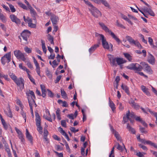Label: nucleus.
<instances>
[{
  "mask_svg": "<svg viewBox=\"0 0 157 157\" xmlns=\"http://www.w3.org/2000/svg\"><path fill=\"white\" fill-rule=\"evenodd\" d=\"M36 125L37 127V130L39 133L41 134L42 133L43 128L40 125V118L39 114L37 112L35 113Z\"/></svg>",
  "mask_w": 157,
  "mask_h": 157,
  "instance_id": "f257e3e1",
  "label": "nucleus"
},
{
  "mask_svg": "<svg viewBox=\"0 0 157 157\" xmlns=\"http://www.w3.org/2000/svg\"><path fill=\"white\" fill-rule=\"evenodd\" d=\"M126 38L131 44L135 45L140 48H142L141 45L137 40H135L132 37L128 36H126Z\"/></svg>",
  "mask_w": 157,
  "mask_h": 157,
  "instance_id": "f03ea898",
  "label": "nucleus"
},
{
  "mask_svg": "<svg viewBox=\"0 0 157 157\" xmlns=\"http://www.w3.org/2000/svg\"><path fill=\"white\" fill-rule=\"evenodd\" d=\"M24 79L22 78H17L14 81V82L19 87V91H21L24 88Z\"/></svg>",
  "mask_w": 157,
  "mask_h": 157,
  "instance_id": "7ed1b4c3",
  "label": "nucleus"
},
{
  "mask_svg": "<svg viewBox=\"0 0 157 157\" xmlns=\"http://www.w3.org/2000/svg\"><path fill=\"white\" fill-rule=\"evenodd\" d=\"M14 54L17 59H21L23 61H26L27 58L25 57L24 54L20 50H16L14 51Z\"/></svg>",
  "mask_w": 157,
  "mask_h": 157,
  "instance_id": "20e7f679",
  "label": "nucleus"
},
{
  "mask_svg": "<svg viewBox=\"0 0 157 157\" xmlns=\"http://www.w3.org/2000/svg\"><path fill=\"white\" fill-rule=\"evenodd\" d=\"M11 52H9L3 56L1 59L2 64L4 65L6 62L9 63L11 60Z\"/></svg>",
  "mask_w": 157,
  "mask_h": 157,
  "instance_id": "39448f33",
  "label": "nucleus"
},
{
  "mask_svg": "<svg viewBox=\"0 0 157 157\" xmlns=\"http://www.w3.org/2000/svg\"><path fill=\"white\" fill-rule=\"evenodd\" d=\"M143 67L145 69L147 72L149 74H152L153 71L151 67L147 63L144 62H142L140 63Z\"/></svg>",
  "mask_w": 157,
  "mask_h": 157,
  "instance_id": "423d86ee",
  "label": "nucleus"
},
{
  "mask_svg": "<svg viewBox=\"0 0 157 157\" xmlns=\"http://www.w3.org/2000/svg\"><path fill=\"white\" fill-rule=\"evenodd\" d=\"M89 10L92 15L96 17H98L101 15L100 11L94 7L93 8H90Z\"/></svg>",
  "mask_w": 157,
  "mask_h": 157,
  "instance_id": "0eeeda50",
  "label": "nucleus"
},
{
  "mask_svg": "<svg viewBox=\"0 0 157 157\" xmlns=\"http://www.w3.org/2000/svg\"><path fill=\"white\" fill-rule=\"evenodd\" d=\"M51 20L53 24L54 28L55 29H58V27L56 25V24L57 22L58 17L56 15L53 14L52 15L51 17Z\"/></svg>",
  "mask_w": 157,
  "mask_h": 157,
  "instance_id": "6e6552de",
  "label": "nucleus"
},
{
  "mask_svg": "<svg viewBox=\"0 0 157 157\" xmlns=\"http://www.w3.org/2000/svg\"><path fill=\"white\" fill-rule=\"evenodd\" d=\"M28 98L30 110L32 113H33V105H35V107L36 106L34 100V98H33L32 96L30 97L29 96Z\"/></svg>",
  "mask_w": 157,
  "mask_h": 157,
  "instance_id": "1a4fd4ad",
  "label": "nucleus"
},
{
  "mask_svg": "<svg viewBox=\"0 0 157 157\" xmlns=\"http://www.w3.org/2000/svg\"><path fill=\"white\" fill-rule=\"evenodd\" d=\"M31 34L30 32L28 30H24L21 34V36L26 41H27V37H29Z\"/></svg>",
  "mask_w": 157,
  "mask_h": 157,
  "instance_id": "9d476101",
  "label": "nucleus"
},
{
  "mask_svg": "<svg viewBox=\"0 0 157 157\" xmlns=\"http://www.w3.org/2000/svg\"><path fill=\"white\" fill-rule=\"evenodd\" d=\"M151 7L147 8L146 7H143L142 8V10H143L144 12H146L151 16L154 17L155 14L153 11L152 10Z\"/></svg>",
  "mask_w": 157,
  "mask_h": 157,
  "instance_id": "9b49d317",
  "label": "nucleus"
},
{
  "mask_svg": "<svg viewBox=\"0 0 157 157\" xmlns=\"http://www.w3.org/2000/svg\"><path fill=\"white\" fill-rule=\"evenodd\" d=\"M10 17L11 21L15 22L17 25H18L21 24V22L20 20L14 15L11 14L10 15Z\"/></svg>",
  "mask_w": 157,
  "mask_h": 157,
  "instance_id": "f8f14e48",
  "label": "nucleus"
},
{
  "mask_svg": "<svg viewBox=\"0 0 157 157\" xmlns=\"http://www.w3.org/2000/svg\"><path fill=\"white\" fill-rule=\"evenodd\" d=\"M15 129L18 134V136L19 138L21 140L22 143L24 142L25 141V139L24 137V135L22 133V132L17 128H15Z\"/></svg>",
  "mask_w": 157,
  "mask_h": 157,
  "instance_id": "ddd939ff",
  "label": "nucleus"
},
{
  "mask_svg": "<svg viewBox=\"0 0 157 157\" xmlns=\"http://www.w3.org/2000/svg\"><path fill=\"white\" fill-rule=\"evenodd\" d=\"M102 44L103 48L105 49H109L110 47L111 48H112L113 45L111 44H109L107 42L106 39L102 42Z\"/></svg>",
  "mask_w": 157,
  "mask_h": 157,
  "instance_id": "4468645a",
  "label": "nucleus"
},
{
  "mask_svg": "<svg viewBox=\"0 0 157 157\" xmlns=\"http://www.w3.org/2000/svg\"><path fill=\"white\" fill-rule=\"evenodd\" d=\"M126 117L128 120L130 121L131 123H132L133 122V121L131 120V118H135V115L134 113L132 112L130 113L129 111H128V113L126 114Z\"/></svg>",
  "mask_w": 157,
  "mask_h": 157,
  "instance_id": "2eb2a0df",
  "label": "nucleus"
},
{
  "mask_svg": "<svg viewBox=\"0 0 157 157\" xmlns=\"http://www.w3.org/2000/svg\"><path fill=\"white\" fill-rule=\"evenodd\" d=\"M121 17L123 19L126 21L128 23V25H132L133 24V22H132L129 18H128L126 16L121 13L120 15Z\"/></svg>",
  "mask_w": 157,
  "mask_h": 157,
  "instance_id": "dca6fc26",
  "label": "nucleus"
},
{
  "mask_svg": "<svg viewBox=\"0 0 157 157\" xmlns=\"http://www.w3.org/2000/svg\"><path fill=\"white\" fill-rule=\"evenodd\" d=\"M147 61L150 64L153 65L155 62V59L154 56L149 53V56L148 57Z\"/></svg>",
  "mask_w": 157,
  "mask_h": 157,
  "instance_id": "f3484780",
  "label": "nucleus"
},
{
  "mask_svg": "<svg viewBox=\"0 0 157 157\" xmlns=\"http://www.w3.org/2000/svg\"><path fill=\"white\" fill-rule=\"evenodd\" d=\"M92 1H93L97 3H99L100 2H101L106 7H109V4L105 0H92Z\"/></svg>",
  "mask_w": 157,
  "mask_h": 157,
  "instance_id": "a211bd4d",
  "label": "nucleus"
},
{
  "mask_svg": "<svg viewBox=\"0 0 157 157\" xmlns=\"http://www.w3.org/2000/svg\"><path fill=\"white\" fill-rule=\"evenodd\" d=\"M126 60L122 58H116V62L118 65H120L126 62Z\"/></svg>",
  "mask_w": 157,
  "mask_h": 157,
  "instance_id": "6ab92c4d",
  "label": "nucleus"
},
{
  "mask_svg": "<svg viewBox=\"0 0 157 157\" xmlns=\"http://www.w3.org/2000/svg\"><path fill=\"white\" fill-rule=\"evenodd\" d=\"M141 89L142 91L147 96H150V93L149 91V89L146 87L142 85L141 86Z\"/></svg>",
  "mask_w": 157,
  "mask_h": 157,
  "instance_id": "aec40b11",
  "label": "nucleus"
},
{
  "mask_svg": "<svg viewBox=\"0 0 157 157\" xmlns=\"http://www.w3.org/2000/svg\"><path fill=\"white\" fill-rule=\"evenodd\" d=\"M110 63L113 66L116 65L115 62L116 61V58H114V56L111 55H109L108 57Z\"/></svg>",
  "mask_w": 157,
  "mask_h": 157,
  "instance_id": "412c9836",
  "label": "nucleus"
},
{
  "mask_svg": "<svg viewBox=\"0 0 157 157\" xmlns=\"http://www.w3.org/2000/svg\"><path fill=\"white\" fill-rule=\"evenodd\" d=\"M26 136L30 143L33 144V137L29 132L28 129H26Z\"/></svg>",
  "mask_w": 157,
  "mask_h": 157,
  "instance_id": "4be33fe9",
  "label": "nucleus"
},
{
  "mask_svg": "<svg viewBox=\"0 0 157 157\" xmlns=\"http://www.w3.org/2000/svg\"><path fill=\"white\" fill-rule=\"evenodd\" d=\"M142 67L137 63H135L133 70L136 71H141L143 69Z\"/></svg>",
  "mask_w": 157,
  "mask_h": 157,
  "instance_id": "5701e85b",
  "label": "nucleus"
},
{
  "mask_svg": "<svg viewBox=\"0 0 157 157\" xmlns=\"http://www.w3.org/2000/svg\"><path fill=\"white\" fill-rule=\"evenodd\" d=\"M29 9L30 10L31 16L33 17H35L37 15V13L34 10L32 7L31 6H29ZM34 20L36 21V19L35 18L34 19Z\"/></svg>",
  "mask_w": 157,
  "mask_h": 157,
  "instance_id": "b1692460",
  "label": "nucleus"
},
{
  "mask_svg": "<svg viewBox=\"0 0 157 157\" xmlns=\"http://www.w3.org/2000/svg\"><path fill=\"white\" fill-rule=\"evenodd\" d=\"M99 44L100 43H99V44H95L90 48L89 49V51L90 54L92 53L99 46Z\"/></svg>",
  "mask_w": 157,
  "mask_h": 157,
  "instance_id": "393cba45",
  "label": "nucleus"
},
{
  "mask_svg": "<svg viewBox=\"0 0 157 157\" xmlns=\"http://www.w3.org/2000/svg\"><path fill=\"white\" fill-rule=\"evenodd\" d=\"M40 87L42 92V96L44 98L46 96V92L45 86L44 85L41 84Z\"/></svg>",
  "mask_w": 157,
  "mask_h": 157,
  "instance_id": "a878e982",
  "label": "nucleus"
},
{
  "mask_svg": "<svg viewBox=\"0 0 157 157\" xmlns=\"http://www.w3.org/2000/svg\"><path fill=\"white\" fill-rule=\"evenodd\" d=\"M95 36L99 40H101V42L105 39V38L103 35L99 34L97 33H96Z\"/></svg>",
  "mask_w": 157,
  "mask_h": 157,
  "instance_id": "bb28decb",
  "label": "nucleus"
},
{
  "mask_svg": "<svg viewBox=\"0 0 157 157\" xmlns=\"http://www.w3.org/2000/svg\"><path fill=\"white\" fill-rule=\"evenodd\" d=\"M121 88L124 90L125 92L128 94H129V91L128 87L125 85L122 84L121 86Z\"/></svg>",
  "mask_w": 157,
  "mask_h": 157,
  "instance_id": "cd10ccee",
  "label": "nucleus"
},
{
  "mask_svg": "<svg viewBox=\"0 0 157 157\" xmlns=\"http://www.w3.org/2000/svg\"><path fill=\"white\" fill-rule=\"evenodd\" d=\"M127 128L129 132H131L133 134H135L136 132L134 128L131 127L129 124H128L127 126Z\"/></svg>",
  "mask_w": 157,
  "mask_h": 157,
  "instance_id": "c85d7f7f",
  "label": "nucleus"
},
{
  "mask_svg": "<svg viewBox=\"0 0 157 157\" xmlns=\"http://www.w3.org/2000/svg\"><path fill=\"white\" fill-rule=\"evenodd\" d=\"M109 106L111 108L112 111H114V110L116 108V107H115V105L113 103V102L112 101H111L109 98Z\"/></svg>",
  "mask_w": 157,
  "mask_h": 157,
  "instance_id": "c756f323",
  "label": "nucleus"
},
{
  "mask_svg": "<svg viewBox=\"0 0 157 157\" xmlns=\"http://www.w3.org/2000/svg\"><path fill=\"white\" fill-rule=\"evenodd\" d=\"M2 10L0 8V19L3 22H5L6 21V17L5 16L1 13Z\"/></svg>",
  "mask_w": 157,
  "mask_h": 157,
  "instance_id": "7c9ffc66",
  "label": "nucleus"
},
{
  "mask_svg": "<svg viewBox=\"0 0 157 157\" xmlns=\"http://www.w3.org/2000/svg\"><path fill=\"white\" fill-rule=\"evenodd\" d=\"M2 10L0 8V19L3 22H5L6 21V17L5 16L1 13Z\"/></svg>",
  "mask_w": 157,
  "mask_h": 157,
  "instance_id": "2f4dec72",
  "label": "nucleus"
},
{
  "mask_svg": "<svg viewBox=\"0 0 157 157\" xmlns=\"http://www.w3.org/2000/svg\"><path fill=\"white\" fill-rule=\"evenodd\" d=\"M124 57L129 61H131L132 59V57L128 53L123 54Z\"/></svg>",
  "mask_w": 157,
  "mask_h": 157,
  "instance_id": "473e14b6",
  "label": "nucleus"
},
{
  "mask_svg": "<svg viewBox=\"0 0 157 157\" xmlns=\"http://www.w3.org/2000/svg\"><path fill=\"white\" fill-rule=\"evenodd\" d=\"M24 62L27 63L26 65L29 68L32 69H33V66L28 58H26V61Z\"/></svg>",
  "mask_w": 157,
  "mask_h": 157,
  "instance_id": "72a5a7b5",
  "label": "nucleus"
},
{
  "mask_svg": "<svg viewBox=\"0 0 157 157\" xmlns=\"http://www.w3.org/2000/svg\"><path fill=\"white\" fill-rule=\"evenodd\" d=\"M110 34L111 36L118 43H120V40L117 37L115 34L112 32H110Z\"/></svg>",
  "mask_w": 157,
  "mask_h": 157,
  "instance_id": "f704fd0d",
  "label": "nucleus"
},
{
  "mask_svg": "<svg viewBox=\"0 0 157 157\" xmlns=\"http://www.w3.org/2000/svg\"><path fill=\"white\" fill-rule=\"evenodd\" d=\"M42 43V48L44 52L46 53V48L45 47V42L44 40H42L41 41Z\"/></svg>",
  "mask_w": 157,
  "mask_h": 157,
  "instance_id": "c9c22d12",
  "label": "nucleus"
},
{
  "mask_svg": "<svg viewBox=\"0 0 157 157\" xmlns=\"http://www.w3.org/2000/svg\"><path fill=\"white\" fill-rule=\"evenodd\" d=\"M46 73L48 78L51 79L52 78V75L51 72L49 70L48 68L46 69Z\"/></svg>",
  "mask_w": 157,
  "mask_h": 157,
  "instance_id": "e433bc0d",
  "label": "nucleus"
},
{
  "mask_svg": "<svg viewBox=\"0 0 157 157\" xmlns=\"http://www.w3.org/2000/svg\"><path fill=\"white\" fill-rule=\"evenodd\" d=\"M129 103L132 105V106L134 108L136 109L138 108V105H137L133 100H131L130 101Z\"/></svg>",
  "mask_w": 157,
  "mask_h": 157,
  "instance_id": "4c0bfd02",
  "label": "nucleus"
},
{
  "mask_svg": "<svg viewBox=\"0 0 157 157\" xmlns=\"http://www.w3.org/2000/svg\"><path fill=\"white\" fill-rule=\"evenodd\" d=\"M135 63H132L126 67V68L130 70H134Z\"/></svg>",
  "mask_w": 157,
  "mask_h": 157,
  "instance_id": "58836bf2",
  "label": "nucleus"
},
{
  "mask_svg": "<svg viewBox=\"0 0 157 157\" xmlns=\"http://www.w3.org/2000/svg\"><path fill=\"white\" fill-rule=\"evenodd\" d=\"M61 96H62L63 98L65 99L67 98V94L63 89H61Z\"/></svg>",
  "mask_w": 157,
  "mask_h": 157,
  "instance_id": "ea45409f",
  "label": "nucleus"
},
{
  "mask_svg": "<svg viewBox=\"0 0 157 157\" xmlns=\"http://www.w3.org/2000/svg\"><path fill=\"white\" fill-rule=\"evenodd\" d=\"M48 39L51 42V44H54V42H53V37L51 35H50V34H48Z\"/></svg>",
  "mask_w": 157,
  "mask_h": 157,
  "instance_id": "a19ab883",
  "label": "nucleus"
},
{
  "mask_svg": "<svg viewBox=\"0 0 157 157\" xmlns=\"http://www.w3.org/2000/svg\"><path fill=\"white\" fill-rule=\"evenodd\" d=\"M9 75L10 77L13 81H14L17 78L14 74L13 73H10Z\"/></svg>",
  "mask_w": 157,
  "mask_h": 157,
  "instance_id": "79ce46f5",
  "label": "nucleus"
},
{
  "mask_svg": "<svg viewBox=\"0 0 157 157\" xmlns=\"http://www.w3.org/2000/svg\"><path fill=\"white\" fill-rule=\"evenodd\" d=\"M117 146V148L119 150L122 151L124 148H125L124 146V147H122L118 143H116L115 147Z\"/></svg>",
  "mask_w": 157,
  "mask_h": 157,
  "instance_id": "37998d69",
  "label": "nucleus"
},
{
  "mask_svg": "<svg viewBox=\"0 0 157 157\" xmlns=\"http://www.w3.org/2000/svg\"><path fill=\"white\" fill-rule=\"evenodd\" d=\"M148 42H149L150 45L152 46V47L153 48H155V45H154L153 43V40L150 37H148Z\"/></svg>",
  "mask_w": 157,
  "mask_h": 157,
  "instance_id": "c03bdc74",
  "label": "nucleus"
},
{
  "mask_svg": "<svg viewBox=\"0 0 157 157\" xmlns=\"http://www.w3.org/2000/svg\"><path fill=\"white\" fill-rule=\"evenodd\" d=\"M18 5L21 8H23L25 10H28V7H27L26 6L24 5V4L21 3V2H18Z\"/></svg>",
  "mask_w": 157,
  "mask_h": 157,
  "instance_id": "a18cd8bd",
  "label": "nucleus"
},
{
  "mask_svg": "<svg viewBox=\"0 0 157 157\" xmlns=\"http://www.w3.org/2000/svg\"><path fill=\"white\" fill-rule=\"evenodd\" d=\"M141 109L142 110L144 113H147V112L148 111H149L152 114L153 113V112L152 111H151L148 108H146L145 109H144V108H141Z\"/></svg>",
  "mask_w": 157,
  "mask_h": 157,
  "instance_id": "49530a36",
  "label": "nucleus"
},
{
  "mask_svg": "<svg viewBox=\"0 0 157 157\" xmlns=\"http://www.w3.org/2000/svg\"><path fill=\"white\" fill-rule=\"evenodd\" d=\"M28 26L29 27L33 28H35L36 26V25L35 23L33 24L32 22L28 23Z\"/></svg>",
  "mask_w": 157,
  "mask_h": 157,
  "instance_id": "de8ad7c7",
  "label": "nucleus"
},
{
  "mask_svg": "<svg viewBox=\"0 0 157 157\" xmlns=\"http://www.w3.org/2000/svg\"><path fill=\"white\" fill-rule=\"evenodd\" d=\"M36 72L38 75L39 76H40V67L39 65H37L36 66Z\"/></svg>",
  "mask_w": 157,
  "mask_h": 157,
  "instance_id": "09e8293b",
  "label": "nucleus"
},
{
  "mask_svg": "<svg viewBox=\"0 0 157 157\" xmlns=\"http://www.w3.org/2000/svg\"><path fill=\"white\" fill-rule=\"evenodd\" d=\"M113 134H114L115 137H116V139H117V140L120 141L121 140V137H120L118 132H115V133H113Z\"/></svg>",
  "mask_w": 157,
  "mask_h": 157,
  "instance_id": "8fccbe9b",
  "label": "nucleus"
},
{
  "mask_svg": "<svg viewBox=\"0 0 157 157\" xmlns=\"http://www.w3.org/2000/svg\"><path fill=\"white\" fill-rule=\"evenodd\" d=\"M9 6L10 7V10H11V12H12L13 13L15 12L16 10L15 8L11 4H9Z\"/></svg>",
  "mask_w": 157,
  "mask_h": 157,
  "instance_id": "3c124183",
  "label": "nucleus"
},
{
  "mask_svg": "<svg viewBox=\"0 0 157 157\" xmlns=\"http://www.w3.org/2000/svg\"><path fill=\"white\" fill-rule=\"evenodd\" d=\"M138 145L140 148H142L143 150H144V151H147L148 150L147 148V147H146L144 145H142L141 144H138Z\"/></svg>",
  "mask_w": 157,
  "mask_h": 157,
  "instance_id": "603ef678",
  "label": "nucleus"
},
{
  "mask_svg": "<svg viewBox=\"0 0 157 157\" xmlns=\"http://www.w3.org/2000/svg\"><path fill=\"white\" fill-rule=\"evenodd\" d=\"M116 25L118 27H120L121 28L125 29V27L122 24L119 22L117 20L116 22Z\"/></svg>",
  "mask_w": 157,
  "mask_h": 157,
  "instance_id": "864d4df0",
  "label": "nucleus"
},
{
  "mask_svg": "<svg viewBox=\"0 0 157 157\" xmlns=\"http://www.w3.org/2000/svg\"><path fill=\"white\" fill-rule=\"evenodd\" d=\"M99 24L103 29H108V28L102 23H99Z\"/></svg>",
  "mask_w": 157,
  "mask_h": 157,
  "instance_id": "5fc2aeb1",
  "label": "nucleus"
},
{
  "mask_svg": "<svg viewBox=\"0 0 157 157\" xmlns=\"http://www.w3.org/2000/svg\"><path fill=\"white\" fill-rule=\"evenodd\" d=\"M24 50L25 51L28 53H31L32 51L31 49L27 47H25L24 48Z\"/></svg>",
  "mask_w": 157,
  "mask_h": 157,
  "instance_id": "6e6d98bb",
  "label": "nucleus"
},
{
  "mask_svg": "<svg viewBox=\"0 0 157 157\" xmlns=\"http://www.w3.org/2000/svg\"><path fill=\"white\" fill-rule=\"evenodd\" d=\"M59 132L62 134V135H66V133L63 130L62 128L59 127Z\"/></svg>",
  "mask_w": 157,
  "mask_h": 157,
  "instance_id": "4d7b16f0",
  "label": "nucleus"
},
{
  "mask_svg": "<svg viewBox=\"0 0 157 157\" xmlns=\"http://www.w3.org/2000/svg\"><path fill=\"white\" fill-rule=\"evenodd\" d=\"M47 91H48V96L51 98L53 97V96H54V94L52 92L51 90H50L48 89H47Z\"/></svg>",
  "mask_w": 157,
  "mask_h": 157,
  "instance_id": "13d9d810",
  "label": "nucleus"
},
{
  "mask_svg": "<svg viewBox=\"0 0 157 157\" xmlns=\"http://www.w3.org/2000/svg\"><path fill=\"white\" fill-rule=\"evenodd\" d=\"M61 124L62 126L64 127H66V123L65 120H62L61 121Z\"/></svg>",
  "mask_w": 157,
  "mask_h": 157,
  "instance_id": "bf43d9fd",
  "label": "nucleus"
},
{
  "mask_svg": "<svg viewBox=\"0 0 157 157\" xmlns=\"http://www.w3.org/2000/svg\"><path fill=\"white\" fill-rule=\"evenodd\" d=\"M135 73H137L140 75L143 76L145 78H147L148 76L147 75L144 74L142 72H140V71H135Z\"/></svg>",
  "mask_w": 157,
  "mask_h": 157,
  "instance_id": "052dcab7",
  "label": "nucleus"
},
{
  "mask_svg": "<svg viewBox=\"0 0 157 157\" xmlns=\"http://www.w3.org/2000/svg\"><path fill=\"white\" fill-rule=\"evenodd\" d=\"M140 130L142 133H146L147 131L145 130V128L142 127L141 126H140Z\"/></svg>",
  "mask_w": 157,
  "mask_h": 157,
  "instance_id": "680f3d73",
  "label": "nucleus"
},
{
  "mask_svg": "<svg viewBox=\"0 0 157 157\" xmlns=\"http://www.w3.org/2000/svg\"><path fill=\"white\" fill-rule=\"evenodd\" d=\"M17 104L19 105L21 109H22L23 108V105L22 104L21 102L19 99H17Z\"/></svg>",
  "mask_w": 157,
  "mask_h": 157,
  "instance_id": "e2e57ef3",
  "label": "nucleus"
},
{
  "mask_svg": "<svg viewBox=\"0 0 157 157\" xmlns=\"http://www.w3.org/2000/svg\"><path fill=\"white\" fill-rule=\"evenodd\" d=\"M61 77H62V76L61 75L58 76L56 78V80H55V82L56 83H58L59 82V81L61 79Z\"/></svg>",
  "mask_w": 157,
  "mask_h": 157,
  "instance_id": "0e129e2a",
  "label": "nucleus"
},
{
  "mask_svg": "<svg viewBox=\"0 0 157 157\" xmlns=\"http://www.w3.org/2000/svg\"><path fill=\"white\" fill-rule=\"evenodd\" d=\"M52 63L53 64V65H52V67L53 68H55L56 66H57L59 64V63H57L56 61L55 60H54L52 62Z\"/></svg>",
  "mask_w": 157,
  "mask_h": 157,
  "instance_id": "69168bd1",
  "label": "nucleus"
},
{
  "mask_svg": "<svg viewBox=\"0 0 157 157\" xmlns=\"http://www.w3.org/2000/svg\"><path fill=\"white\" fill-rule=\"evenodd\" d=\"M136 155L139 157H144V155L143 153L140 152H136Z\"/></svg>",
  "mask_w": 157,
  "mask_h": 157,
  "instance_id": "338daca9",
  "label": "nucleus"
},
{
  "mask_svg": "<svg viewBox=\"0 0 157 157\" xmlns=\"http://www.w3.org/2000/svg\"><path fill=\"white\" fill-rule=\"evenodd\" d=\"M7 116L10 118H12L13 117L11 112L10 109L8 110V112L7 114Z\"/></svg>",
  "mask_w": 157,
  "mask_h": 157,
  "instance_id": "774afa93",
  "label": "nucleus"
}]
</instances>
